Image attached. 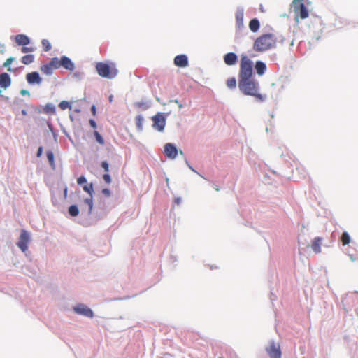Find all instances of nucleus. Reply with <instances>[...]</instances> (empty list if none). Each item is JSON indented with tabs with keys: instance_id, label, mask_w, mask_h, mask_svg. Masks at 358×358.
Instances as JSON below:
<instances>
[{
	"instance_id": "1",
	"label": "nucleus",
	"mask_w": 358,
	"mask_h": 358,
	"mask_svg": "<svg viewBox=\"0 0 358 358\" xmlns=\"http://www.w3.org/2000/svg\"><path fill=\"white\" fill-rule=\"evenodd\" d=\"M252 62L245 55H243L241 59L240 71L238 74V87L239 90H256L258 86L252 78Z\"/></svg>"
},
{
	"instance_id": "2",
	"label": "nucleus",
	"mask_w": 358,
	"mask_h": 358,
	"mask_svg": "<svg viewBox=\"0 0 358 358\" xmlns=\"http://www.w3.org/2000/svg\"><path fill=\"white\" fill-rule=\"evenodd\" d=\"M276 36L273 34H264L257 37L253 43V50L256 52H265L275 47Z\"/></svg>"
},
{
	"instance_id": "3",
	"label": "nucleus",
	"mask_w": 358,
	"mask_h": 358,
	"mask_svg": "<svg viewBox=\"0 0 358 358\" xmlns=\"http://www.w3.org/2000/svg\"><path fill=\"white\" fill-rule=\"evenodd\" d=\"M96 70L101 77L108 79L114 78L118 73V69L115 62H97Z\"/></svg>"
},
{
	"instance_id": "4",
	"label": "nucleus",
	"mask_w": 358,
	"mask_h": 358,
	"mask_svg": "<svg viewBox=\"0 0 358 358\" xmlns=\"http://www.w3.org/2000/svg\"><path fill=\"white\" fill-rule=\"evenodd\" d=\"M293 11L295 15V20L298 22L299 18L304 20L309 16V12L304 3H292Z\"/></svg>"
},
{
	"instance_id": "5",
	"label": "nucleus",
	"mask_w": 358,
	"mask_h": 358,
	"mask_svg": "<svg viewBox=\"0 0 358 358\" xmlns=\"http://www.w3.org/2000/svg\"><path fill=\"white\" fill-rule=\"evenodd\" d=\"M266 351L271 358H281V350L280 344L275 341L270 342Z\"/></svg>"
},
{
	"instance_id": "6",
	"label": "nucleus",
	"mask_w": 358,
	"mask_h": 358,
	"mask_svg": "<svg viewBox=\"0 0 358 358\" xmlns=\"http://www.w3.org/2000/svg\"><path fill=\"white\" fill-rule=\"evenodd\" d=\"M153 127L159 131H162L166 125V118L162 113H157L152 118Z\"/></svg>"
},
{
	"instance_id": "7",
	"label": "nucleus",
	"mask_w": 358,
	"mask_h": 358,
	"mask_svg": "<svg viewBox=\"0 0 358 358\" xmlns=\"http://www.w3.org/2000/svg\"><path fill=\"white\" fill-rule=\"evenodd\" d=\"M29 239V234L28 232L26 230L22 229L20 233L19 241L17 243V246L22 252L27 250Z\"/></svg>"
},
{
	"instance_id": "8",
	"label": "nucleus",
	"mask_w": 358,
	"mask_h": 358,
	"mask_svg": "<svg viewBox=\"0 0 358 358\" xmlns=\"http://www.w3.org/2000/svg\"><path fill=\"white\" fill-rule=\"evenodd\" d=\"M74 310L78 314L83 315L88 317H92L94 316L92 310L85 305H78L74 308Z\"/></svg>"
},
{
	"instance_id": "9",
	"label": "nucleus",
	"mask_w": 358,
	"mask_h": 358,
	"mask_svg": "<svg viewBox=\"0 0 358 358\" xmlns=\"http://www.w3.org/2000/svg\"><path fill=\"white\" fill-rule=\"evenodd\" d=\"M164 152L169 158L174 159L178 154V150L172 143H166L164 146Z\"/></svg>"
},
{
	"instance_id": "10",
	"label": "nucleus",
	"mask_w": 358,
	"mask_h": 358,
	"mask_svg": "<svg viewBox=\"0 0 358 358\" xmlns=\"http://www.w3.org/2000/svg\"><path fill=\"white\" fill-rule=\"evenodd\" d=\"M174 64L179 67H185L188 65V59L185 55H179L174 58Z\"/></svg>"
},
{
	"instance_id": "11",
	"label": "nucleus",
	"mask_w": 358,
	"mask_h": 358,
	"mask_svg": "<svg viewBox=\"0 0 358 358\" xmlns=\"http://www.w3.org/2000/svg\"><path fill=\"white\" fill-rule=\"evenodd\" d=\"M243 17H244V10L242 8H239L236 12V26L238 29H241L243 27Z\"/></svg>"
},
{
	"instance_id": "12",
	"label": "nucleus",
	"mask_w": 358,
	"mask_h": 358,
	"mask_svg": "<svg viewBox=\"0 0 358 358\" xmlns=\"http://www.w3.org/2000/svg\"><path fill=\"white\" fill-rule=\"evenodd\" d=\"M238 60L237 55L234 52H229L224 57V62L229 66H232L236 64Z\"/></svg>"
},
{
	"instance_id": "13",
	"label": "nucleus",
	"mask_w": 358,
	"mask_h": 358,
	"mask_svg": "<svg viewBox=\"0 0 358 358\" xmlns=\"http://www.w3.org/2000/svg\"><path fill=\"white\" fill-rule=\"evenodd\" d=\"M10 78L7 73L0 74V87L6 89L10 85Z\"/></svg>"
},
{
	"instance_id": "14",
	"label": "nucleus",
	"mask_w": 358,
	"mask_h": 358,
	"mask_svg": "<svg viewBox=\"0 0 358 358\" xmlns=\"http://www.w3.org/2000/svg\"><path fill=\"white\" fill-rule=\"evenodd\" d=\"M61 64L62 66L64 67L66 70L73 71L75 68L74 64L73 62L67 57L62 56L61 57Z\"/></svg>"
},
{
	"instance_id": "15",
	"label": "nucleus",
	"mask_w": 358,
	"mask_h": 358,
	"mask_svg": "<svg viewBox=\"0 0 358 358\" xmlns=\"http://www.w3.org/2000/svg\"><path fill=\"white\" fill-rule=\"evenodd\" d=\"M26 78L27 82L31 84H38L41 82V78L37 72L29 73L27 74Z\"/></svg>"
},
{
	"instance_id": "16",
	"label": "nucleus",
	"mask_w": 358,
	"mask_h": 358,
	"mask_svg": "<svg viewBox=\"0 0 358 358\" xmlns=\"http://www.w3.org/2000/svg\"><path fill=\"white\" fill-rule=\"evenodd\" d=\"M15 42L19 45H27L29 44V37L24 34H18L15 36Z\"/></svg>"
},
{
	"instance_id": "17",
	"label": "nucleus",
	"mask_w": 358,
	"mask_h": 358,
	"mask_svg": "<svg viewBox=\"0 0 358 358\" xmlns=\"http://www.w3.org/2000/svg\"><path fill=\"white\" fill-rule=\"evenodd\" d=\"M322 240V238L316 237L312 241L311 248L315 253L321 252Z\"/></svg>"
},
{
	"instance_id": "18",
	"label": "nucleus",
	"mask_w": 358,
	"mask_h": 358,
	"mask_svg": "<svg viewBox=\"0 0 358 358\" xmlns=\"http://www.w3.org/2000/svg\"><path fill=\"white\" fill-rule=\"evenodd\" d=\"M255 68L257 73L259 76L263 75L266 70V64L262 61H257L255 64Z\"/></svg>"
},
{
	"instance_id": "19",
	"label": "nucleus",
	"mask_w": 358,
	"mask_h": 358,
	"mask_svg": "<svg viewBox=\"0 0 358 358\" xmlns=\"http://www.w3.org/2000/svg\"><path fill=\"white\" fill-rule=\"evenodd\" d=\"M245 95H251L253 96L256 101L259 102H262L265 100L266 96L262 95L261 94L257 93V91H243Z\"/></svg>"
},
{
	"instance_id": "20",
	"label": "nucleus",
	"mask_w": 358,
	"mask_h": 358,
	"mask_svg": "<svg viewBox=\"0 0 358 358\" xmlns=\"http://www.w3.org/2000/svg\"><path fill=\"white\" fill-rule=\"evenodd\" d=\"M260 27L259 21L257 18L252 19L249 22V28L252 32H257Z\"/></svg>"
},
{
	"instance_id": "21",
	"label": "nucleus",
	"mask_w": 358,
	"mask_h": 358,
	"mask_svg": "<svg viewBox=\"0 0 358 358\" xmlns=\"http://www.w3.org/2000/svg\"><path fill=\"white\" fill-rule=\"evenodd\" d=\"M40 70L45 75H51L54 71V69L49 63L42 65L40 67Z\"/></svg>"
},
{
	"instance_id": "22",
	"label": "nucleus",
	"mask_w": 358,
	"mask_h": 358,
	"mask_svg": "<svg viewBox=\"0 0 358 358\" xmlns=\"http://www.w3.org/2000/svg\"><path fill=\"white\" fill-rule=\"evenodd\" d=\"M34 60V56L33 55H26L21 59L22 63L25 65L31 64Z\"/></svg>"
},
{
	"instance_id": "23",
	"label": "nucleus",
	"mask_w": 358,
	"mask_h": 358,
	"mask_svg": "<svg viewBox=\"0 0 358 358\" xmlns=\"http://www.w3.org/2000/svg\"><path fill=\"white\" fill-rule=\"evenodd\" d=\"M61 59H59L57 57H54L51 59L49 64L51 65L54 70L57 69L62 66Z\"/></svg>"
},
{
	"instance_id": "24",
	"label": "nucleus",
	"mask_w": 358,
	"mask_h": 358,
	"mask_svg": "<svg viewBox=\"0 0 358 358\" xmlns=\"http://www.w3.org/2000/svg\"><path fill=\"white\" fill-rule=\"evenodd\" d=\"M341 240L343 245H346L350 243V236L348 232L345 231L343 233Z\"/></svg>"
},
{
	"instance_id": "25",
	"label": "nucleus",
	"mask_w": 358,
	"mask_h": 358,
	"mask_svg": "<svg viewBox=\"0 0 358 358\" xmlns=\"http://www.w3.org/2000/svg\"><path fill=\"white\" fill-rule=\"evenodd\" d=\"M69 213L73 217L78 216L79 214V210L78 206L76 205H71L69 208Z\"/></svg>"
},
{
	"instance_id": "26",
	"label": "nucleus",
	"mask_w": 358,
	"mask_h": 358,
	"mask_svg": "<svg viewBox=\"0 0 358 358\" xmlns=\"http://www.w3.org/2000/svg\"><path fill=\"white\" fill-rule=\"evenodd\" d=\"M43 50L45 52H48L51 50L52 46L50 41L48 39H43L41 41Z\"/></svg>"
},
{
	"instance_id": "27",
	"label": "nucleus",
	"mask_w": 358,
	"mask_h": 358,
	"mask_svg": "<svg viewBox=\"0 0 358 358\" xmlns=\"http://www.w3.org/2000/svg\"><path fill=\"white\" fill-rule=\"evenodd\" d=\"M59 107L62 110L71 109V103L66 101H62L59 104Z\"/></svg>"
},
{
	"instance_id": "28",
	"label": "nucleus",
	"mask_w": 358,
	"mask_h": 358,
	"mask_svg": "<svg viewBox=\"0 0 358 358\" xmlns=\"http://www.w3.org/2000/svg\"><path fill=\"white\" fill-rule=\"evenodd\" d=\"M143 117L141 115H138L136 117V124L138 130L141 131L143 129Z\"/></svg>"
},
{
	"instance_id": "29",
	"label": "nucleus",
	"mask_w": 358,
	"mask_h": 358,
	"mask_svg": "<svg viewBox=\"0 0 358 358\" xmlns=\"http://www.w3.org/2000/svg\"><path fill=\"white\" fill-rule=\"evenodd\" d=\"M85 203L88 206V213L90 214L93 208V200H92V195L90 196V198H87L84 200Z\"/></svg>"
},
{
	"instance_id": "30",
	"label": "nucleus",
	"mask_w": 358,
	"mask_h": 358,
	"mask_svg": "<svg viewBox=\"0 0 358 358\" xmlns=\"http://www.w3.org/2000/svg\"><path fill=\"white\" fill-rule=\"evenodd\" d=\"M94 136L96 141L100 145H103L105 143L103 138L101 136V135L97 131H94Z\"/></svg>"
},
{
	"instance_id": "31",
	"label": "nucleus",
	"mask_w": 358,
	"mask_h": 358,
	"mask_svg": "<svg viewBox=\"0 0 358 358\" xmlns=\"http://www.w3.org/2000/svg\"><path fill=\"white\" fill-rule=\"evenodd\" d=\"M83 190L90 194V196L92 195L93 192V185L92 183L87 184L83 187Z\"/></svg>"
},
{
	"instance_id": "32",
	"label": "nucleus",
	"mask_w": 358,
	"mask_h": 358,
	"mask_svg": "<svg viewBox=\"0 0 358 358\" xmlns=\"http://www.w3.org/2000/svg\"><path fill=\"white\" fill-rule=\"evenodd\" d=\"M227 87L229 88H235L236 86V80L234 78H231L227 80Z\"/></svg>"
},
{
	"instance_id": "33",
	"label": "nucleus",
	"mask_w": 358,
	"mask_h": 358,
	"mask_svg": "<svg viewBox=\"0 0 358 358\" xmlns=\"http://www.w3.org/2000/svg\"><path fill=\"white\" fill-rule=\"evenodd\" d=\"M47 158L51 165L54 164V154L52 151H48L47 152Z\"/></svg>"
},
{
	"instance_id": "34",
	"label": "nucleus",
	"mask_w": 358,
	"mask_h": 358,
	"mask_svg": "<svg viewBox=\"0 0 358 358\" xmlns=\"http://www.w3.org/2000/svg\"><path fill=\"white\" fill-rule=\"evenodd\" d=\"M35 50L33 47H26L23 45V47L21 48V52L22 53H27V52H34Z\"/></svg>"
},
{
	"instance_id": "35",
	"label": "nucleus",
	"mask_w": 358,
	"mask_h": 358,
	"mask_svg": "<svg viewBox=\"0 0 358 358\" xmlns=\"http://www.w3.org/2000/svg\"><path fill=\"white\" fill-rule=\"evenodd\" d=\"M46 113L54 114L55 113V108L52 105H47L45 108Z\"/></svg>"
},
{
	"instance_id": "36",
	"label": "nucleus",
	"mask_w": 358,
	"mask_h": 358,
	"mask_svg": "<svg viewBox=\"0 0 358 358\" xmlns=\"http://www.w3.org/2000/svg\"><path fill=\"white\" fill-rule=\"evenodd\" d=\"M103 179L107 184H110L111 182V178L108 173L103 174Z\"/></svg>"
},
{
	"instance_id": "37",
	"label": "nucleus",
	"mask_w": 358,
	"mask_h": 358,
	"mask_svg": "<svg viewBox=\"0 0 358 358\" xmlns=\"http://www.w3.org/2000/svg\"><path fill=\"white\" fill-rule=\"evenodd\" d=\"M101 167L104 169L106 172L109 171V165L108 163L106 161L101 162Z\"/></svg>"
},
{
	"instance_id": "38",
	"label": "nucleus",
	"mask_w": 358,
	"mask_h": 358,
	"mask_svg": "<svg viewBox=\"0 0 358 358\" xmlns=\"http://www.w3.org/2000/svg\"><path fill=\"white\" fill-rule=\"evenodd\" d=\"M87 182V180L85 178V177H84L83 176L79 177L78 179H77V182L78 185H82L83 183H85Z\"/></svg>"
},
{
	"instance_id": "39",
	"label": "nucleus",
	"mask_w": 358,
	"mask_h": 358,
	"mask_svg": "<svg viewBox=\"0 0 358 358\" xmlns=\"http://www.w3.org/2000/svg\"><path fill=\"white\" fill-rule=\"evenodd\" d=\"M13 60H14V58H13V57L8 58V59H6V61L5 62V63H4L3 66H4L5 67L8 66L9 65H10V64H11V63L13 62Z\"/></svg>"
},
{
	"instance_id": "40",
	"label": "nucleus",
	"mask_w": 358,
	"mask_h": 358,
	"mask_svg": "<svg viewBox=\"0 0 358 358\" xmlns=\"http://www.w3.org/2000/svg\"><path fill=\"white\" fill-rule=\"evenodd\" d=\"M102 193L103 194H104L106 196H110V191L109 189H107V188H104L102 189Z\"/></svg>"
},
{
	"instance_id": "41",
	"label": "nucleus",
	"mask_w": 358,
	"mask_h": 358,
	"mask_svg": "<svg viewBox=\"0 0 358 358\" xmlns=\"http://www.w3.org/2000/svg\"><path fill=\"white\" fill-rule=\"evenodd\" d=\"M90 124L92 127H93L94 129L96 128V123L94 120H92V119L90 120Z\"/></svg>"
},
{
	"instance_id": "42",
	"label": "nucleus",
	"mask_w": 358,
	"mask_h": 358,
	"mask_svg": "<svg viewBox=\"0 0 358 358\" xmlns=\"http://www.w3.org/2000/svg\"><path fill=\"white\" fill-rule=\"evenodd\" d=\"M43 152V148L39 147L37 152V157H40L42 155Z\"/></svg>"
},
{
	"instance_id": "43",
	"label": "nucleus",
	"mask_w": 358,
	"mask_h": 358,
	"mask_svg": "<svg viewBox=\"0 0 358 358\" xmlns=\"http://www.w3.org/2000/svg\"><path fill=\"white\" fill-rule=\"evenodd\" d=\"M67 194H68V188L65 187V189H64V199H66Z\"/></svg>"
},
{
	"instance_id": "44",
	"label": "nucleus",
	"mask_w": 358,
	"mask_h": 358,
	"mask_svg": "<svg viewBox=\"0 0 358 358\" xmlns=\"http://www.w3.org/2000/svg\"><path fill=\"white\" fill-rule=\"evenodd\" d=\"M91 110H92V113H93V115H96V107L94 106H92Z\"/></svg>"
},
{
	"instance_id": "45",
	"label": "nucleus",
	"mask_w": 358,
	"mask_h": 358,
	"mask_svg": "<svg viewBox=\"0 0 358 358\" xmlns=\"http://www.w3.org/2000/svg\"><path fill=\"white\" fill-rule=\"evenodd\" d=\"M303 1H304V0H294V1H292V3H303Z\"/></svg>"
},
{
	"instance_id": "46",
	"label": "nucleus",
	"mask_w": 358,
	"mask_h": 358,
	"mask_svg": "<svg viewBox=\"0 0 358 358\" xmlns=\"http://www.w3.org/2000/svg\"><path fill=\"white\" fill-rule=\"evenodd\" d=\"M175 202H176L177 204H180V198H176V199H175Z\"/></svg>"
},
{
	"instance_id": "47",
	"label": "nucleus",
	"mask_w": 358,
	"mask_h": 358,
	"mask_svg": "<svg viewBox=\"0 0 358 358\" xmlns=\"http://www.w3.org/2000/svg\"><path fill=\"white\" fill-rule=\"evenodd\" d=\"M22 95L24 96L25 94H28L29 91H20Z\"/></svg>"
},
{
	"instance_id": "48",
	"label": "nucleus",
	"mask_w": 358,
	"mask_h": 358,
	"mask_svg": "<svg viewBox=\"0 0 358 358\" xmlns=\"http://www.w3.org/2000/svg\"><path fill=\"white\" fill-rule=\"evenodd\" d=\"M22 114L23 115H27V111H26L25 110H22Z\"/></svg>"
},
{
	"instance_id": "49",
	"label": "nucleus",
	"mask_w": 358,
	"mask_h": 358,
	"mask_svg": "<svg viewBox=\"0 0 358 358\" xmlns=\"http://www.w3.org/2000/svg\"><path fill=\"white\" fill-rule=\"evenodd\" d=\"M350 259L352 261H355L356 260V259L352 255H350Z\"/></svg>"
},
{
	"instance_id": "50",
	"label": "nucleus",
	"mask_w": 358,
	"mask_h": 358,
	"mask_svg": "<svg viewBox=\"0 0 358 358\" xmlns=\"http://www.w3.org/2000/svg\"><path fill=\"white\" fill-rule=\"evenodd\" d=\"M112 100H113V96H109V101H110V102H112Z\"/></svg>"
},
{
	"instance_id": "51",
	"label": "nucleus",
	"mask_w": 358,
	"mask_h": 358,
	"mask_svg": "<svg viewBox=\"0 0 358 358\" xmlns=\"http://www.w3.org/2000/svg\"><path fill=\"white\" fill-rule=\"evenodd\" d=\"M260 10H261L262 12H264V8H262V6L260 7Z\"/></svg>"
},
{
	"instance_id": "52",
	"label": "nucleus",
	"mask_w": 358,
	"mask_h": 358,
	"mask_svg": "<svg viewBox=\"0 0 358 358\" xmlns=\"http://www.w3.org/2000/svg\"><path fill=\"white\" fill-rule=\"evenodd\" d=\"M1 92V91L0 90V93Z\"/></svg>"
},
{
	"instance_id": "53",
	"label": "nucleus",
	"mask_w": 358,
	"mask_h": 358,
	"mask_svg": "<svg viewBox=\"0 0 358 358\" xmlns=\"http://www.w3.org/2000/svg\"><path fill=\"white\" fill-rule=\"evenodd\" d=\"M220 358H222V357H220Z\"/></svg>"
}]
</instances>
